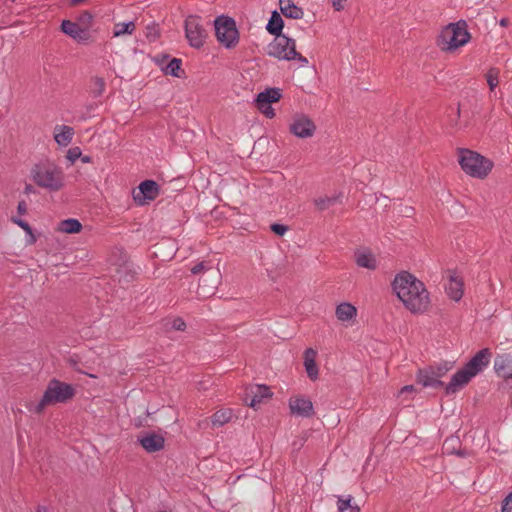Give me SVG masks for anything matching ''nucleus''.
I'll use <instances>...</instances> for the list:
<instances>
[{"label": "nucleus", "instance_id": "nucleus-37", "mask_svg": "<svg viewBox=\"0 0 512 512\" xmlns=\"http://www.w3.org/2000/svg\"><path fill=\"white\" fill-rule=\"evenodd\" d=\"M82 156L81 149L79 147H72L66 152V159L74 164L77 159Z\"/></svg>", "mask_w": 512, "mask_h": 512}, {"label": "nucleus", "instance_id": "nucleus-47", "mask_svg": "<svg viewBox=\"0 0 512 512\" xmlns=\"http://www.w3.org/2000/svg\"><path fill=\"white\" fill-rule=\"evenodd\" d=\"M451 453H456L457 455L461 456V457H465L468 455L467 451L466 450H458V451H452Z\"/></svg>", "mask_w": 512, "mask_h": 512}, {"label": "nucleus", "instance_id": "nucleus-39", "mask_svg": "<svg viewBox=\"0 0 512 512\" xmlns=\"http://www.w3.org/2000/svg\"><path fill=\"white\" fill-rule=\"evenodd\" d=\"M502 512H512V492L503 500Z\"/></svg>", "mask_w": 512, "mask_h": 512}, {"label": "nucleus", "instance_id": "nucleus-51", "mask_svg": "<svg viewBox=\"0 0 512 512\" xmlns=\"http://www.w3.org/2000/svg\"><path fill=\"white\" fill-rule=\"evenodd\" d=\"M286 10H287V7H283V6L281 5V11H282V13H283L285 16H288V15H287V13H286Z\"/></svg>", "mask_w": 512, "mask_h": 512}, {"label": "nucleus", "instance_id": "nucleus-43", "mask_svg": "<svg viewBox=\"0 0 512 512\" xmlns=\"http://www.w3.org/2000/svg\"><path fill=\"white\" fill-rule=\"evenodd\" d=\"M344 2H346V0H331L332 6L336 11L344 9Z\"/></svg>", "mask_w": 512, "mask_h": 512}, {"label": "nucleus", "instance_id": "nucleus-31", "mask_svg": "<svg viewBox=\"0 0 512 512\" xmlns=\"http://www.w3.org/2000/svg\"><path fill=\"white\" fill-rule=\"evenodd\" d=\"M356 263L358 266L370 270L376 269V259L372 254L359 253L356 255Z\"/></svg>", "mask_w": 512, "mask_h": 512}, {"label": "nucleus", "instance_id": "nucleus-44", "mask_svg": "<svg viewBox=\"0 0 512 512\" xmlns=\"http://www.w3.org/2000/svg\"><path fill=\"white\" fill-rule=\"evenodd\" d=\"M17 211L19 214L24 215L27 213V204L25 201H20L17 206Z\"/></svg>", "mask_w": 512, "mask_h": 512}, {"label": "nucleus", "instance_id": "nucleus-45", "mask_svg": "<svg viewBox=\"0 0 512 512\" xmlns=\"http://www.w3.org/2000/svg\"><path fill=\"white\" fill-rule=\"evenodd\" d=\"M305 441L306 439L302 437L299 440L293 442V447L295 449H300L304 445Z\"/></svg>", "mask_w": 512, "mask_h": 512}, {"label": "nucleus", "instance_id": "nucleus-20", "mask_svg": "<svg viewBox=\"0 0 512 512\" xmlns=\"http://www.w3.org/2000/svg\"><path fill=\"white\" fill-rule=\"evenodd\" d=\"M290 413L309 418L314 415L313 404L308 398L296 397L293 402L290 401Z\"/></svg>", "mask_w": 512, "mask_h": 512}, {"label": "nucleus", "instance_id": "nucleus-2", "mask_svg": "<svg viewBox=\"0 0 512 512\" xmlns=\"http://www.w3.org/2000/svg\"><path fill=\"white\" fill-rule=\"evenodd\" d=\"M31 176L38 187L49 192H59L66 186L65 174L55 162L44 161L35 164Z\"/></svg>", "mask_w": 512, "mask_h": 512}, {"label": "nucleus", "instance_id": "nucleus-32", "mask_svg": "<svg viewBox=\"0 0 512 512\" xmlns=\"http://www.w3.org/2000/svg\"><path fill=\"white\" fill-rule=\"evenodd\" d=\"M284 27V21L277 12H273L271 19L269 20L267 30L271 34L278 35Z\"/></svg>", "mask_w": 512, "mask_h": 512}, {"label": "nucleus", "instance_id": "nucleus-14", "mask_svg": "<svg viewBox=\"0 0 512 512\" xmlns=\"http://www.w3.org/2000/svg\"><path fill=\"white\" fill-rule=\"evenodd\" d=\"M492 352L489 348L479 350L465 365L464 368L475 377L490 363Z\"/></svg>", "mask_w": 512, "mask_h": 512}, {"label": "nucleus", "instance_id": "nucleus-48", "mask_svg": "<svg viewBox=\"0 0 512 512\" xmlns=\"http://www.w3.org/2000/svg\"><path fill=\"white\" fill-rule=\"evenodd\" d=\"M34 191V187L31 184H27L25 187V193H31Z\"/></svg>", "mask_w": 512, "mask_h": 512}, {"label": "nucleus", "instance_id": "nucleus-49", "mask_svg": "<svg viewBox=\"0 0 512 512\" xmlns=\"http://www.w3.org/2000/svg\"><path fill=\"white\" fill-rule=\"evenodd\" d=\"M509 24V20L507 18H503L500 20V25L506 27Z\"/></svg>", "mask_w": 512, "mask_h": 512}, {"label": "nucleus", "instance_id": "nucleus-53", "mask_svg": "<svg viewBox=\"0 0 512 512\" xmlns=\"http://www.w3.org/2000/svg\"><path fill=\"white\" fill-rule=\"evenodd\" d=\"M460 115V107L457 108V116Z\"/></svg>", "mask_w": 512, "mask_h": 512}, {"label": "nucleus", "instance_id": "nucleus-42", "mask_svg": "<svg viewBox=\"0 0 512 512\" xmlns=\"http://www.w3.org/2000/svg\"><path fill=\"white\" fill-rule=\"evenodd\" d=\"M205 271H206V264H205V262H200V263L196 264L195 266H193L191 268V272L193 274H195V275L203 273Z\"/></svg>", "mask_w": 512, "mask_h": 512}, {"label": "nucleus", "instance_id": "nucleus-40", "mask_svg": "<svg viewBox=\"0 0 512 512\" xmlns=\"http://www.w3.org/2000/svg\"><path fill=\"white\" fill-rule=\"evenodd\" d=\"M172 328L176 331H184L186 329V323L181 318H176L172 321Z\"/></svg>", "mask_w": 512, "mask_h": 512}, {"label": "nucleus", "instance_id": "nucleus-50", "mask_svg": "<svg viewBox=\"0 0 512 512\" xmlns=\"http://www.w3.org/2000/svg\"><path fill=\"white\" fill-rule=\"evenodd\" d=\"M83 163H90L91 158L89 156H81L80 157Z\"/></svg>", "mask_w": 512, "mask_h": 512}, {"label": "nucleus", "instance_id": "nucleus-7", "mask_svg": "<svg viewBox=\"0 0 512 512\" xmlns=\"http://www.w3.org/2000/svg\"><path fill=\"white\" fill-rule=\"evenodd\" d=\"M453 367V362L444 361L435 366H429L428 368L419 369L416 381L423 387H432L434 389L444 386V383L440 380L448 371Z\"/></svg>", "mask_w": 512, "mask_h": 512}, {"label": "nucleus", "instance_id": "nucleus-36", "mask_svg": "<svg viewBox=\"0 0 512 512\" xmlns=\"http://www.w3.org/2000/svg\"><path fill=\"white\" fill-rule=\"evenodd\" d=\"M499 73L500 71L497 68H490L486 73V80L491 91H493L499 84Z\"/></svg>", "mask_w": 512, "mask_h": 512}, {"label": "nucleus", "instance_id": "nucleus-34", "mask_svg": "<svg viewBox=\"0 0 512 512\" xmlns=\"http://www.w3.org/2000/svg\"><path fill=\"white\" fill-rule=\"evenodd\" d=\"M14 222L17 225H19L27 234L26 239L24 241V244L26 246L34 245L36 243L37 238L34 235L30 225L27 222L22 221V220H14Z\"/></svg>", "mask_w": 512, "mask_h": 512}, {"label": "nucleus", "instance_id": "nucleus-15", "mask_svg": "<svg viewBox=\"0 0 512 512\" xmlns=\"http://www.w3.org/2000/svg\"><path fill=\"white\" fill-rule=\"evenodd\" d=\"M141 447L148 453H155L164 449L165 438L156 432H144L138 437Z\"/></svg>", "mask_w": 512, "mask_h": 512}, {"label": "nucleus", "instance_id": "nucleus-12", "mask_svg": "<svg viewBox=\"0 0 512 512\" xmlns=\"http://www.w3.org/2000/svg\"><path fill=\"white\" fill-rule=\"evenodd\" d=\"M159 195V185L153 180H145L132 191L134 202L138 206L148 205Z\"/></svg>", "mask_w": 512, "mask_h": 512}, {"label": "nucleus", "instance_id": "nucleus-9", "mask_svg": "<svg viewBox=\"0 0 512 512\" xmlns=\"http://www.w3.org/2000/svg\"><path fill=\"white\" fill-rule=\"evenodd\" d=\"M282 97V92L280 89L269 88L265 91L259 93L255 100V106L260 113H262L267 118H274L275 111L272 107L273 103L278 102Z\"/></svg>", "mask_w": 512, "mask_h": 512}, {"label": "nucleus", "instance_id": "nucleus-19", "mask_svg": "<svg viewBox=\"0 0 512 512\" xmlns=\"http://www.w3.org/2000/svg\"><path fill=\"white\" fill-rule=\"evenodd\" d=\"M494 370L499 377L512 379V355L498 354L494 359Z\"/></svg>", "mask_w": 512, "mask_h": 512}, {"label": "nucleus", "instance_id": "nucleus-16", "mask_svg": "<svg viewBox=\"0 0 512 512\" xmlns=\"http://www.w3.org/2000/svg\"><path fill=\"white\" fill-rule=\"evenodd\" d=\"M473 378V376L463 367L458 370L452 377L450 382L445 386L446 395L456 393L465 387Z\"/></svg>", "mask_w": 512, "mask_h": 512}, {"label": "nucleus", "instance_id": "nucleus-22", "mask_svg": "<svg viewBox=\"0 0 512 512\" xmlns=\"http://www.w3.org/2000/svg\"><path fill=\"white\" fill-rule=\"evenodd\" d=\"M74 129L67 125H57L53 131V137L56 143L60 146H68L74 136Z\"/></svg>", "mask_w": 512, "mask_h": 512}, {"label": "nucleus", "instance_id": "nucleus-23", "mask_svg": "<svg viewBox=\"0 0 512 512\" xmlns=\"http://www.w3.org/2000/svg\"><path fill=\"white\" fill-rule=\"evenodd\" d=\"M233 416L234 413L231 408L221 407L211 415L210 422L213 428H219L230 423Z\"/></svg>", "mask_w": 512, "mask_h": 512}, {"label": "nucleus", "instance_id": "nucleus-3", "mask_svg": "<svg viewBox=\"0 0 512 512\" xmlns=\"http://www.w3.org/2000/svg\"><path fill=\"white\" fill-rule=\"evenodd\" d=\"M75 393V388L71 384L53 379L48 383L41 400L33 407V412L41 415L48 406L65 403L71 400Z\"/></svg>", "mask_w": 512, "mask_h": 512}, {"label": "nucleus", "instance_id": "nucleus-6", "mask_svg": "<svg viewBox=\"0 0 512 512\" xmlns=\"http://www.w3.org/2000/svg\"><path fill=\"white\" fill-rule=\"evenodd\" d=\"M290 70H293L292 78L302 88L304 84L314 79L316 70L309 60L296 50L295 40L290 37Z\"/></svg>", "mask_w": 512, "mask_h": 512}, {"label": "nucleus", "instance_id": "nucleus-10", "mask_svg": "<svg viewBox=\"0 0 512 512\" xmlns=\"http://www.w3.org/2000/svg\"><path fill=\"white\" fill-rule=\"evenodd\" d=\"M273 396L270 387L265 385H255L246 390L243 402L246 406L258 410L261 405L266 404Z\"/></svg>", "mask_w": 512, "mask_h": 512}, {"label": "nucleus", "instance_id": "nucleus-18", "mask_svg": "<svg viewBox=\"0 0 512 512\" xmlns=\"http://www.w3.org/2000/svg\"><path fill=\"white\" fill-rule=\"evenodd\" d=\"M448 283L445 284L447 295L454 301H460L463 296V280L455 272L448 271Z\"/></svg>", "mask_w": 512, "mask_h": 512}, {"label": "nucleus", "instance_id": "nucleus-38", "mask_svg": "<svg viewBox=\"0 0 512 512\" xmlns=\"http://www.w3.org/2000/svg\"><path fill=\"white\" fill-rule=\"evenodd\" d=\"M303 17V10L293 3H290V19H301Z\"/></svg>", "mask_w": 512, "mask_h": 512}, {"label": "nucleus", "instance_id": "nucleus-35", "mask_svg": "<svg viewBox=\"0 0 512 512\" xmlns=\"http://www.w3.org/2000/svg\"><path fill=\"white\" fill-rule=\"evenodd\" d=\"M94 16L89 11H83L77 18V23L86 31L93 25Z\"/></svg>", "mask_w": 512, "mask_h": 512}, {"label": "nucleus", "instance_id": "nucleus-17", "mask_svg": "<svg viewBox=\"0 0 512 512\" xmlns=\"http://www.w3.org/2000/svg\"><path fill=\"white\" fill-rule=\"evenodd\" d=\"M61 30L79 43H87L90 40V34L86 32L77 22L64 20L61 24Z\"/></svg>", "mask_w": 512, "mask_h": 512}, {"label": "nucleus", "instance_id": "nucleus-26", "mask_svg": "<svg viewBox=\"0 0 512 512\" xmlns=\"http://www.w3.org/2000/svg\"><path fill=\"white\" fill-rule=\"evenodd\" d=\"M335 315L339 321H350L357 315V309L348 302H343L336 307Z\"/></svg>", "mask_w": 512, "mask_h": 512}, {"label": "nucleus", "instance_id": "nucleus-4", "mask_svg": "<svg viewBox=\"0 0 512 512\" xmlns=\"http://www.w3.org/2000/svg\"><path fill=\"white\" fill-rule=\"evenodd\" d=\"M458 153L461 169L471 177L484 179L493 168V162L477 152L461 148Z\"/></svg>", "mask_w": 512, "mask_h": 512}, {"label": "nucleus", "instance_id": "nucleus-5", "mask_svg": "<svg viewBox=\"0 0 512 512\" xmlns=\"http://www.w3.org/2000/svg\"><path fill=\"white\" fill-rule=\"evenodd\" d=\"M471 36L464 20L448 24L437 38V45L443 51H453L465 45Z\"/></svg>", "mask_w": 512, "mask_h": 512}, {"label": "nucleus", "instance_id": "nucleus-24", "mask_svg": "<svg viewBox=\"0 0 512 512\" xmlns=\"http://www.w3.org/2000/svg\"><path fill=\"white\" fill-rule=\"evenodd\" d=\"M316 351L312 348H308L304 352V366L307 376L312 380L318 378V366L316 364Z\"/></svg>", "mask_w": 512, "mask_h": 512}, {"label": "nucleus", "instance_id": "nucleus-1", "mask_svg": "<svg viewBox=\"0 0 512 512\" xmlns=\"http://www.w3.org/2000/svg\"><path fill=\"white\" fill-rule=\"evenodd\" d=\"M392 289L407 310L413 314L425 313L430 306V295L424 283L408 271L398 273Z\"/></svg>", "mask_w": 512, "mask_h": 512}, {"label": "nucleus", "instance_id": "nucleus-46", "mask_svg": "<svg viewBox=\"0 0 512 512\" xmlns=\"http://www.w3.org/2000/svg\"><path fill=\"white\" fill-rule=\"evenodd\" d=\"M415 390L413 385H406L401 390L400 393L413 392Z\"/></svg>", "mask_w": 512, "mask_h": 512}, {"label": "nucleus", "instance_id": "nucleus-21", "mask_svg": "<svg viewBox=\"0 0 512 512\" xmlns=\"http://www.w3.org/2000/svg\"><path fill=\"white\" fill-rule=\"evenodd\" d=\"M288 38L277 35L274 41L269 45V54L279 59H288Z\"/></svg>", "mask_w": 512, "mask_h": 512}, {"label": "nucleus", "instance_id": "nucleus-13", "mask_svg": "<svg viewBox=\"0 0 512 512\" xmlns=\"http://www.w3.org/2000/svg\"><path fill=\"white\" fill-rule=\"evenodd\" d=\"M316 131V125L306 115L295 116L293 123L290 124V133L299 138H310Z\"/></svg>", "mask_w": 512, "mask_h": 512}, {"label": "nucleus", "instance_id": "nucleus-33", "mask_svg": "<svg viewBox=\"0 0 512 512\" xmlns=\"http://www.w3.org/2000/svg\"><path fill=\"white\" fill-rule=\"evenodd\" d=\"M339 201H340L339 196H331V197L325 196V197H319V198L315 199L314 204L319 211H324V210L330 208L331 206L335 205Z\"/></svg>", "mask_w": 512, "mask_h": 512}, {"label": "nucleus", "instance_id": "nucleus-30", "mask_svg": "<svg viewBox=\"0 0 512 512\" xmlns=\"http://www.w3.org/2000/svg\"><path fill=\"white\" fill-rule=\"evenodd\" d=\"M91 93L94 97L102 96L106 91V81L101 76H94L91 78Z\"/></svg>", "mask_w": 512, "mask_h": 512}, {"label": "nucleus", "instance_id": "nucleus-27", "mask_svg": "<svg viewBox=\"0 0 512 512\" xmlns=\"http://www.w3.org/2000/svg\"><path fill=\"white\" fill-rule=\"evenodd\" d=\"M338 512H360V507L354 502L351 495L339 496L337 500Z\"/></svg>", "mask_w": 512, "mask_h": 512}, {"label": "nucleus", "instance_id": "nucleus-11", "mask_svg": "<svg viewBox=\"0 0 512 512\" xmlns=\"http://www.w3.org/2000/svg\"><path fill=\"white\" fill-rule=\"evenodd\" d=\"M185 34L189 44L194 48H201L204 45L207 33L202 27L199 18L189 16L185 21Z\"/></svg>", "mask_w": 512, "mask_h": 512}, {"label": "nucleus", "instance_id": "nucleus-52", "mask_svg": "<svg viewBox=\"0 0 512 512\" xmlns=\"http://www.w3.org/2000/svg\"><path fill=\"white\" fill-rule=\"evenodd\" d=\"M37 512H47L45 509L39 508Z\"/></svg>", "mask_w": 512, "mask_h": 512}, {"label": "nucleus", "instance_id": "nucleus-41", "mask_svg": "<svg viewBox=\"0 0 512 512\" xmlns=\"http://www.w3.org/2000/svg\"><path fill=\"white\" fill-rule=\"evenodd\" d=\"M270 228L278 236H283L287 231L286 226L280 224H272Z\"/></svg>", "mask_w": 512, "mask_h": 512}, {"label": "nucleus", "instance_id": "nucleus-28", "mask_svg": "<svg viewBox=\"0 0 512 512\" xmlns=\"http://www.w3.org/2000/svg\"><path fill=\"white\" fill-rule=\"evenodd\" d=\"M166 75H170L177 78H182L185 75L184 70L181 67V60L173 58L170 62L162 68Z\"/></svg>", "mask_w": 512, "mask_h": 512}, {"label": "nucleus", "instance_id": "nucleus-29", "mask_svg": "<svg viewBox=\"0 0 512 512\" xmlns=\"http://www.w3.org/2000/svg\"><path fill=\"white\" fill-rule=\"evenodd\" d=\"M136 29L134 22L116 23L113 26V37L118 38L123 35H131Z\"/></svg>", "mask_w": 512, "mask_h": 512}, {"label": "nucleus", "instance_id": "nucleus-8", "mask_svg": "<svg viewBox=\"0 0 512 512\" xmlns=\"http://www.w3.org/2000/svg\"><path fill=\"white\" fill-rule=\"evenodd\" d=\"M215 34L217 40L227 49H232L238 44V30L235 21L231 18L219 17L216 19Z\"/></svg>", "mask_w": 512, "mask_h": 512}, {"label": "nucleus", "instance_id": "nucleus-25", "mask_svg": "<svg viewBox=\"0 0 512 512\" xmlns=\"http://www.w3.org/2000/svg\"><path fill=\"white\" fill-rule=\"evenodd\" d=\"M83 226L77 219L69 218L58 222L55 231L62 234H78L82 231Z\"/></svg>", "mask_w": 512, "mask_h": 512}]
</instances>
